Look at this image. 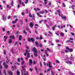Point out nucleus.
<instances>
[{
  "label": "nucleus",
  "mask_w": 75,
  "mask_h": 75,
  "mask_svg": "<svg viewBox=\"0 0 75 75\" xmlns=\"http://www.w3.org/2000/svg\"><path fill=\"white\" fill-rule=\"evenodd\" d=\"M11 51L13 54H14V52L13 51V49H11Z\"/></svg>",
  "instance_id": "29"
},
{
  "label": "nucleus",
  "mask_w": 75,
  "mask_h": 75,
  "mask_svg": "<svg viewBox=\"0 0 75 75\" xmlns=\"http://www.w3.org/2000/svg\"><path fill=\"white\" fill-rule=\"evenodd\" d=\"M17 74L18 75H20V71H17Z\"/></svg>",
  "instance_id": "31"
},
{
  "label": "nucleus",
  "mask_w": 75,
  "mask_h": 75,
  "mask_svg": "<svg viewBox=\"0 0 75 75\" xmlns=\"http://www.w3.org/2000/svg\"><path fill=\"white\" fill-rule=\"evenodd\" d=\"M60 35L61 37H64V33H60Z\"/></svg>",
  "instance_id": "18"
},
{
  "label": "nucleus",
  "mask_w": 75,
  "mask_h": 75,
  "mask_svg": "<svg viewBox=\"0 0 75 75\" xmlns=\"http://www.w3.org/2000/svg\"><path fill=\"white\" fill-rule=\"evenodd\" d=\"M28 41L29 42H31V41H32L33 43H34V41H35V39L33 38H29L28 39Z\"/></svg>",
  "instance_id": "2"
},
{
  "label": "nucleus",
  "mask_w": 75,
  "mask_h": 75,
  "mask_svg": "<svg viewBox=\"0 0 75 75\" xmlns=\"http://www.w3.org/2000/svg\"><path fill=\"white\" fill-rule=\"evenodd\" d=\"M3 65H4V66L5 67V68H6V69H7V67H8V65H6V64L5 63H3Z\"/></svg>",
  "instance_id": "16"
},
{
  "label": "nucleus",
  "mask_w": 75,
  "mask_h": 75,
  "mask_svg": "<svg viewBox=\"0 0 75 75\" xmlns=\"http://www.w3.org/2000/svg\"><path fill=\"white\" fill-rule=\"evenodd\" d=\"M33 64H36V61H34L33 62Z\"/></svg>",
  "instance_id": "58"
},
{
  "label": "nucleus",
  "mask_w": 75,
  "mask_h": 75,
  "mask_svg": "<svg viewBox=\"0 0 75 75\" xmlns=\"http://www.w3.org/2000/svg\"><path fill=\"white\" fill-rule=\"evenodd\" d=\"M24 64V61H23L22 62L21 64L22 66L23 65V64Z\"/></svg>",
  "instance_id": "27"
},
{
  "label": "nucleus",
  "mask_w": 75,
  "mask_h": 75,
  "mask_svg": "<svg viewBox=\"0 0 75 75\" xmlns=\"http://www.w3.org/2000/svg\"><path fill=\"white\" fill-rule=\"evenodd\" d=\"M70 41H73V40H74V39L72 38H70Z\"/></svg>",
  "instance_id": "33"
},
{
  "label": "nucleus",
  "mask_w": 75,
  "mask_h": 75,
  "mask_svg": "<svg viewBox=\"0 0 75 75\" xmlns=\"http://www.w3.org/2000/svg\"><path fill=\"white\" fill-rule=\"evenodd\" d=\"M73 58V57L71 56L69 57V59H70V60H72V59H74Z\"/></svg>",
  "instance_id": "25"
},
{
  "label": "nucleus",
  "mask_w": 75,
  "mask_h": 75,
  "mask_svg": "<svg viewBox=\"0 0 75 75\" xmlns=\"http://www.w3.org/2000/svg\"><path fill=\"white\" fill-rule=\"evenodd\" d=\"M65 61H66V63H67V64H68L69 61V60L68 59V57H67L66 58V59L65 60Z\"/></svg>",
  "instance_id": "8"
},
{
  "label": "nucleus",
  "mask_w": 75,
  "mask_h": 75,
  "mask_svg": "<svg viewBox=\"0 0 75 75\" xmlns=\"http://www.w3.org/2000/svg\"><path fill=\"white\" fill-rule=\"evenodd\" d=\"M4 74L5 75H6V72L5 70H4Z\"/></svg>",
  "instance_id": "37"
},
{
  "label": "nucleus",
  "mask_w": 75,
  "mask_h": 75,
  "mask_svg": "<svg viewBox=\"0 0 75 75\" xmlns=\"http://www.w3.org/2000/svg\"><path fill=\"white\" fill-rule=\"evenodd\" d=\"M44 42L46 43V42H47V40H44Z\"/></svg>",
  "instance_id": "53"
},
{
  "label": "nucleus",
  "mask_w": 75,
  "mask_h": 75,
  "mask_svg": "<svg viewBox=\"0 0 75 75\" xmlns=\"http://www.w3.org/2000/svg\"><path fill=\"white\" fill-rule=\"evenodd\" d=\"M32 51L35 53H38L37 50L35 47H34L32 49Z\"/></svg>",
  "instance_id": "3"
},
{
  "label": "nucleus",
  "mask_w": 75,
  "mask_h": 75,
  "mask_svg": "<svg viewBox=\"0 0 75 75\" xmlns=\"http://www.w3.org/2000/svg\"><path fill=\"white\" fill-rule=\"evenodd\" d=\"M25 52H27V55H30V53L28 52H30V50H27V49H26V50Z\"/></svg>",
  "instance_id": "6"
},
{
  "label": "nucleus",
  "mask_w": 75,
  "mask_h": 75,
  "mask_svg": "<svg viewBox=\"0 0 75 75\" xmlns=\"http://www.w3.org/2000/svg\"><path fill=\"white\" fill-rule=\"evenodd\" d=\"M69 26H70V28H73V27H72V25H69Z\"/></svg>",
  "instance_id": "48"
},
{
  "label": "nucleus",
  "mask_w": 75,
  "mask_h": 75,
  "mask_svg": "<svg viewBox=\"0 0 75 75\" xmlns=\"http://www.w3.org/2000/svg\"><path fill=\"white\" fill-rule=\"evenodd\" d=\"M24 14H25V13H24V12H22L21 14H22V16H24Z\"/></svg>",
  "instance_id": "64"
},
{
  "label": "nucleus",
  "mask_w": 75,
  "mask_h": 75,
  "mask_svg": "<svg viewBox=\"0 0 75 75\" xmlns=\"http://www.w3.org/2000/svg\"><path fill=\"white\" fill-rule=\"evenodd\" d=\"M29 26L30 27H33V26H34L33 23L32 22H30L29 23Z\"/></svg>",
  "instance_id": "7"
},
{
  "label": "nucleus",
  "mask_w": 75,
  "mask_h": 75,
  "mask_svg": "<svg viewBox=\"0 0 75 75\" xmlns=\"http://www.w3.org/2000/svg\"><path fill=\"white\" fill-rule=\"evenodd\" d=\"M39 47H40L41 48L42 47V44H40L39 45Z\"/></svg>",
  "instance_id": "30"
},
{
  "label": "nucleus",
  "mask_w": 75,
  "mask_h": 75,
  "mask_svg": "<svg viewBox=\"0 0 75 75\" xmlns=\"http://www.w3.org/2000/svg\"><path fill=\"white\" fill-rule=\"evenodd\" d=\"M2 30L3 32H5V28H2Z\"/></svg>",
  "instance_id": "39"
},
{
  "label": "nucleus",
  "mask_w": 75,
  "mask_h": 75,
  "mask_svg": "<svg viewBox=\"0 0 75 75\" xmlns=\"http://www.w3.org/2000/svg\"><path fill=\"white\" fill-rule=\"evenodd\" d=\"M45 54H47V50H45Z\"/></svg>",
  "instance_id": "63"
},
{
  "label": "nucleus",
  "mask_w": 75,
  "mask_h": 75,
  "mask_svg": "<svg viewBox=\"0 0 75 75\" xmlns=\"http://www.w3.org/2000/svg\"><path fill=\"white\" fill-rule=\"evenodd\" d=\"M25 12H26V13H28V9H26L25 10Z\"/></svg>",
  "instance_id": "35"
},
{
  "label": "nucleus",
  "mask_w": 75,
  "mask_h": 75,
  "mask_svg": "<svg viewBox=\"0 0 75 75\" xmlns=\"http://www.w3.org/2000/svg\"><path fill=\"white\" fill-rule=\"evenodd\" d=\"M19 4H21V0H19Z\"/></svg>",
  "instance_id": "41"
},
{
  "label": "nucleus",
  "mask_w": 75,
  "mask_h": 75,
  "mask_svg": "<svg viewBox=\"0 0 75 75\" xmlns=\"http://www.w3.org/2000/svg\"><path fill=\"white\" fill-rule=\"evenodd\" d=\"M35 71H37L38 69H37V67H35Z\"/></svg>",
  "instance_id": "43"
},
{
  "label": "nucleus",
  "mask_w": 75,
  "mask_h": 75,
  "mask_svg": "<svg viewBox=\"0 0 75 75\" xmlns=\"http://www.w3.org/2000/svg\"><path fill=\"white\" fill-rule=\"evenodd\" d=\"M8 73L9 75H13V73H12V71H8Z\"/></svg>",
  "instance_id": "14"
},
{
  "label": "nucleus",
  "mask_w": 75,
  "mask_h": 75,
  "mask_svg": "<svg viewBox=\"0 0 75 75\" xmlns=\"http://www.w3.org/2000/svg\"><path fill=\"white\" fill-rule=\"evenodd\" d=\"M17 44H18V42L16 41L14 44V45H15V46H16V45Z\"/></svg>",
  "instance_id": "24"
},
{
  "label": "nucleus",
  "mask_w": 75,
  "mask_h": 75,
  "mask_svg": "<svg viewBox=\"0 0 75 75\" xmlns=\"http://www.w3.org/2000/svg\"><path fill=\"white\" fill-rule=\"evenodd\" d=\"M10 38H12V39L14 40V39H15V38L14 37V35H11V36H10Z\"/></svg>",
  "instance_id": "12"
},
{
  "label": "nucleus",
  "mask_w": 75,
  "mask_h": 75,
  "mask_svg": "<svg viewBox=\"0 0 75 75\" xmlns=\"http://www.w3.org/2000/svg\"><path fill=\"white\" fill-rule=\"evenodd\" d=\"M23 33L24 34H25V35H27V32H25V30H23Z\"/></svg>",
  "instance_id": "21"
},
{
  "label": "nucleus",
  "mask_w": 75,
  "mask_h": 75,
  "mask_svg": "<svg viewBox=\"0 0 75 75\" xmlns=\"http://www.w3.org/2000/svg\"><path fill=\"white\" fill-rule=\"evenodd\" d=\"M27 52L25 53L24 54V55H25V56H26V55H27Z\"/></svg>",
  "instance_id": "55"
},
{
  "label": "nucleus",
  "mask_w": 75,
  "mask_h": 75,
  "mask_svg": "<svg viewBox=\"0 0 75 75\" xmlns=\"http://www.w3.org/2000/svg\"><path fill=\"white\" fill-rule=\"evenodd\" d=\"M2 18H3V20H4V21H5V20H6V16H5V15H2Z\"/></svg>",
  "instance_id": "13"
},
{
  "label": "nucleus",
  "mask_w": 75,
  "mask_h": 75,
  "mask_svg": "<svg viewBox=\"0 0 75 75\" xmlns=\"http://www.w3.org/2000/svg\"><path fill=\"white\" fill-rule=\"evenodd\" d=\"M22 6H23V7H25V4H24V2H22Z\"/></svg>",
  "instance_id": "32"
},
{
  "label": "nucleus",
  "mask_w": 75,
  "mask_h": 75,
  "mask_svg": "<svg viewBox=\"0 0 75 75\" xmlns=\"http://www.w3.org/2000/svg\"><path fill=\"white\" fill-rule=\"evenodd\" d=\"M71 35H72L73 36L74 35V33L73 32L71 33Z\"/></svg>",
  "instance_id": "56"
},
{
  "label": "nucleus",
  "mask_w": 75,
  "mask_h": 75,
  "mask_svg": "<svg viewBox=\"0 0 75 75\" xmlns=\"http://www.w3.org/2000/svg\"><path fill=\"white\" fill-rule=\"evenodd\" d=\"M66 49L68 50V51H69L71 52H73V49H70L69 48H68V47H66Z\"/></svg>",
  "instance_id": "5"
},
{
  "label": "nucleus",
  "mask_w": 75,
  "mask_h": 75,
  "mask_svg": "<svg viewBox=\"0 0 75 75\" xmlns=\"http://www.w3.org/2000/svg\"><path fill=\"white\" fill-rule=\"evenodd\" d=\"M33 69L30 68L29 69V71H33Z\"/></svg>",
  "instance_id": "59"
},
{
  "label": "nucleus",
  "mask_w": 75,
  "mask_h": 75,
  "mask_svg": "<svg viewBox=\"0 0 75 75\" xmlns=\"http://www.w3.org/2000/svg\"><path fill=\"white\" fill-rule=\"evenodd\" d=\"M65 52H66V53H68V51L67 50H65Z\"/></svg>",
  "instance_id": "42"
},
{
  "label": "nucleus",
  "mask_w": 75,
  "mask_h": 75,
  "mask_svg": "<svg viewBox=\"0 0 75 75\" xmlns=\"http://www.w3.org/2000/svg\"><path fill=\"white\" fill-rule=\"evenodd\" d=\"M22 39V36L21 35H20L19 36V41H21Z\"/></svg>",
  "instance_id": "17"
},
{
  "label": "nucleus",
  "mask_w": 75,
  "mask_h": 75,
  "mask_svg": "<svg viewBox=\"0 0 75 75\" xmlns=\"http://www.w3.org/2000/svg\"><path fill=\"white\" fill-rule=\"evenodd\" d=\"M21 67H22V69L23 71V72H25V69L24 68L26 67V66H25V65H23H23Z\"/></svg>",
  "instance_id": "4"
},
{
  "label": "nucleus",
  "mask_w": 75,
  "mask_h": 75,
  "mask_svg": "<svg viewBox=\"0 0 75 75\" xmlns=\"http://www.w3.org/2000/svg\"><path fill=\"white\" fill-rule=\"evenodd\" d=\"M55 61H56L57 63L58 64H59V62L58 60H56Z\"/></svg>",
  "instance_id": "36"
},
{
  "label": "nucleus",
  "mask_w": 75,
  "mask_h": 75,
  "mask_svg": "<svg viewBox=\"0 0 75 75\" xmlns=\"http://www.w3.org/2000/svg\"><path fill=\"white\" fill-rule=\"evenodd\" d=\"M48 33H49V34H52V33H51V32L50 31H49Z\"/></svg>",
  "instance_id": "57"
},
{
  "label": "nucleus",
  "mask_w": 75,
  "mask_h": 75,
  "mask_svg": "<svg viewBox=\"0 0 75 75\" xmlns=\"http://www.w3.org/2000/svg\"><path fill=\"white\" fill-rule=\"evenodd\" d=\"M17 18V16H13V18L14 19V18Z\"/></svg>",
  "instance_id": "47"
},
{
  "label": "nucleus",
  "mask_w": 75,
  "mask_h": 75,
  "mask_svg": "<svg viewBox=\"0 0 75 75\" xmlns=\"http://www.w3.org/2000/svg\"><path fill=\"white\" fill-rule=\"evenodd\" d=\"M63 6L64 7H66V5L65 4V3H62Z\"/></svg>",
  "instance_id": "28"
},
{
  "label": "nucleus",
  "mask_w": 75,
  "mask_h": 75,
  "mask_svg": "<svg viewBox=\"0 0 75 75\" xmlns=\"http://www.w3.org/2000/svg\"><path fill=\"white\" fill-rule=\"evenodd\" d=\"M21 72L22 74L23 75V70H21Z\"/></svg>",
  "instance_id": "61"
},
{
  "label": "nucleus",
  "mask_w": 75,
  "mask_h": 75,
  "mask_svg": "<svg viewBox=\"0 0 75 75\" xmlns=\"http://www.w3.org/2000/svg\"><path fill=\"white\" fill-rule=\"evenodd\" d=\"M11 18V16H8V19H10Z\"/></svg>",
  "instance_id": "51"
},
{
  "label": "nucleus",
  "mask_w": 75,
  "mask_h": 75,
  "mask_svg": "<svg viewBox=\"0 0 75 75\" xmlns=\"http://www.w3.org/2000/svg\"><path fill=\"white\" fill-rule=\"evenodd\" d=\"M55 26H53L52 28V29L53 30H55Z\"/></svg>",
  "instance_id": "46"
},
{
  "label": "nucleus",
  "mask_w": 75,
  "mask_h": 75,
  "mask_svg": "<svg viewBox=\"0 0 75 75\" xmlns=\"http://www.w3.org/2000/svg\"><path fill=\"white\" fill-rule=\"evenodd\" d=\"M68 64H72V62L71 61H69V63H68Z\"/></svg>",
  "instance_id": "38"
},
{
  "label": "nucleus",
  "mask_w": 75,
  "mask_h": 75,
  "mask_svg": "<svg viewBox=\"0 0 75 75\" xmlns=\"http://www.w3.org/2000/svg\"><path fill=\"white\" fill-rule=\"evenodd\" d=\"M46 27H47V28H50V26H49V25H48L47 24L46 25Z\"/></svg>",
  "instance_id": "45"
},
{
  "label": "nucleus",
  "mask_w": 75,
  "mask_h": 75,
  "mask_svg": "<svg viewBox=\"0 0 75 75\" xmlns=\"http://www.w3.org/2000/svg\"><path fill=\"white\" fill-rule=\"evenodd\" d=\"M4 38L5 39V40H4V42H6V40H7V38H8V37L6 36H4Z\"/></svg>",
  "instance_id": "10"
},
{
  "label": "nucleus",
  "mask_w": 75,
  "mask_h": 75,
  "mask_svg": "<svg viewBox=\"0 0 75 75\" xmlns=\"http://www.w3.org/2000/svg\"><path fill=\"white\" fill-rule=\"evenodd\" d=\"M35 45L37 47H39V44H38V42L37 41H36L35 42Z\"/></svg>",
  "instance_id": "9"
},
{
  "label": "nucleus",
  "mask_w": 75,
  "mask_h": 75,
  "mask_svg": "<svg viewBox=\"0 0 75 75\" xmlns=\"http://www.w3.org/2000/svg\"><path fill=\"white\" fill-rule=\"evenodd\" d=\"M37 16H38V17H39V16H40V13H37Z\"/></svg>",
  "instance_id": "62"
},
{
  "label": "nucleus",
  "mask_w": 75,
  "mask_h": 75,
  "mask_svg": "<svg viewBox=\"0 0 75 75\" xmlns=\"http://www.w3.org/2000/svg\"><path fill=\"white\" fill-rule=\"evenodd\" d=\"M34 55H35V57H38V54H37L35 53H34Z\"/></svg>",
  "instance_id": "22"
},
{
  "label": "nucleus",
  "mask_w": 75,
  "mask_h": 75,
  "mask_svg": "<svg viewBox=\"0 0 75 75\" xmlns=\"http://www.w3.org/2000/svg\"><path fill=\"white\" fill-rule=\"evenodd\" d=\"M70 75H75V74H74V73H70Z\"/></svg>",
  "instance_id": "49"
},
{
  "label": "nucleus",
  "mask_w": 75,
  "mask_h": 75,
  "mask_svg": "<svg viewBox=\"0 0 75 75\" xmlns=\"http://www.w3.org/2000/svg\"><path fill=\"white\" fill-rule=\"evenodd\" d=\"M35 33H36V34H38V32H37V30L36 29L35 30Z\"/></svg>",
  "instance_id": "44"
},
{
  "label": "nucleus",
  "mask_w": 75,
  "mask_h": 75,
  "mask_svg": "<svg viewBox=\"0 0 75 75\" xmlns=\"http://www.w3.org/2000/svg\"><path fill=\"white\" fill-rule=\"evenodd\" d=\"M47 51H51V50L49 49V48H47Z\"/></svg>",
  "instance_id": "40"
},
{
  "label": "nucleus",
  "mask_w": 75,
  "mask_h": 75,
  "mask_svg": "<svg viewBox=\"0 0 75 75\" xmlns=\"http://www.w3.org/2000/svg\"><path fill=\"white\" fill-rule=\"evenodd\" d=\"M29 63L30 64L29 65L30 66H31V64H33V61H32V60L31 59H29Z\"/></svg>",
  "instance_id": "15"
},
{
  "label": "nucleus",
  "mask_w": 75,
  "mask_h": 75,
  "mask_svg": "<svg viewBox=\"0 0 75 75\" xmlns=\"http://www.w3.org/2000/svg\"><path fill=\"white\" fill-rule=\"evenodd\" d=\"M11 40H12L11 39H10L9 40H8L9 43L10 44V43H11V42H12V41H11Z\"/></svg>",
  "instance_id": "20"
},
{
  "label": "nucleus",
  "mask_w": 75,
  "mask_h": 75,
  "mask_svg": "<svg viewBox=\"0 0 75 75\" xmlns=\"http://www.w3.org/2000/svg\"><path fill=\"white\" fill-rule=\"evenodd\" d=\"M44 11H45L46 13H48V11H47V10L45 9V10H44Z\"/></svg>",
  "instance_id": "52"
},
{
  "label": "nucleus",
  "mask_w": 75,
  "mask_h": 75,
  "mask_svg": "<svg viewBox=\"0 0 75 75\" xmlns=\"http://www.w3.org/2000/svg\"><path fill=\"white\" fill-rule=\"evenodd\" d=\"M18 21V18H16L14 21H13L12 23L13 24H14L17 23V21Z\"/></svg>",
  "instance_id": "11"
},
{
  "label": "nucleus",
  "mask_w": 75,
  "mask_h": 75,
  "mask_svg": "<svg viewBox=\"0 0 75 75\" xmlns=\"http://www.w3.org/2000/svg\"><path fill=\"white\" fill-rule=\"evenodd\" d=\"M39 13L40 14H43V13H44V11H40L39 12Z\"/></svg>",
  "instance_id": "23"
},
{
  "label": "nucleus",
  "mask_w": 75,
  "mask_h": 75,
  "mask_svg": "<svg viewBox=\"0 0 75 75\" xmlns=\"http://www.w3.org/2000/svg\"><path fill=\"white\" fill-rule=\"evenodd\" d=\"M57 11L58 13V15L59 17H61L62 18H64L65 20H66V17L65 16L63 17V15L62 14H61V11H60V10H57Z\"/></svg>",
  "instance_id": "1"
},
{
  "label": "nucleus",
  "mask_w": 75,
  "mask_h": 75,
  "mask_svg": "<svg viewBox=\"0 0 75 75\" xmlns=\"http://www.w3.org/2000/svg\"><path fill=\"white\" fill-rule=\"evenodd\" d=\"M17 60H18V62H20V58H18V59Z\"/></svg>",
  "instance_id": "34"
},
{
  "label": "nucleus",
  "mask_w": 75,
  "mask_h": 75,
  "mask_svg": "<svg viewBox=\"0 0 75 75\" xmlns=\"http://www.w3.org/2000/svg\"><path fill=\"white\" fill-rule=\"evenodd\" d=\"M40 40H42V36H40Z\"/></svg>",
  "instance_id": "54"
},
{
  "label": "nucleus",
  "mask_w": 75,
  "mask_h": 75,
  "mask_svg": "<svg viewBox=\"0 0 75 75\" xmlns=\"http://www.w3.org/2000/svg\"><path fill=\"white\" fill-rule=\"evenodd\" d=\"M29 17L30 18H32V17H33V16H32V15L30 13H29Z\"/></svg>",
  "instance_id": "26"
},
{
  "label": "nucleus",
  "mask_w": 75,
  "mask_h": 75,
  "mask_svg": "<svg viewBox=\"0 0 75 75\" xmlns=\"http://www.w3.org/2000/svg\"><path fill=\"white\" fill-rule=\"evenodd\" d=\"M25 47H26V48H27V50H28V49H29V47H28V46H27V45H25Z\"/></svg>",
  "instance_id": "50"
},
{
  "label": "nucleus",
  "mask_w": 75,
  "mask_h": 75,
  "mask_svg": "<svg viewBox=\"0 0 75 75\" xmlns=\"http://www.w3.org/2000/svg\"><path fill=\"white\" fill-rule=\"evenodd\" d=\"M28 58H30V55H27Z\"/></svg>",
  "instance_id": "60"
},
{
  "label": "nucleus",
  "mask_w": 75,
  "mask_h": 75,
  "mask_svg": "<svg viewBox=\"0 0 75 75\" xmlns=\"http://www.w3.org/2000/svg\"><path fill=\"white\" fill-rule=\"evenodd\" d=\"M6 59L7 60H8V61H6V63H7V64H8V62H9V60H8V57H6Z\"/></svg>",
  "instance_id": "19"
}]
</instances>
